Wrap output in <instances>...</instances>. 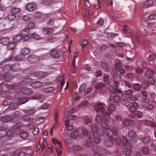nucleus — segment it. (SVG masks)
Segmentation results:
<instances>
[{"label":"nucleus","instance_id":"obj_1","mask_svg":"<svg viewBox=\"0 0 156 156\" xmlns=\"http://www.w3.org/2000/svg\"><path fill=\"white\" fill-rule=\"evenodd\" d=\"M37 8L36 4L34 2H30L26 5L25 9L29 12H32L35 10Z\"/></svg>","mask_w":156,"mask_h":156},{"label":"nucleus","instance_id":"obj_2","mask_svg":"<svg viewBox=\"0 0 156 156\" xmlns=\"http://www.w3.org/2000/svg\"><path fill=\"white\" fill-rule=\"evenodd\" d=\"M17 97L19 99L18 103L19 105H21L24 104L27 102L28 100L25 97H24V95L22 93L18 92L16 93Z\"/></svg>","mask_w":156,"mask_h":156},{"label":"nucleus","instance_id":"obj_3","mask_svg":"<svg viewBox=\"0 0 156 156\" xmlns=\"http://www.w3.org/2000/svg\"><path fill=\"white\" fill-rule=\"evenodd\" d=\"M95 88L98 90H101L102 93L106 91L105 84L103 83H98L95 84Z\"/></svg>","mask_w":156,"mask_h":156},{"label":"nucleus","instance_id":"obj_4","mask_svg":"<svg viewBox=\"0 0 156 156\" xmlns=\"http://www.w3.org/2000/svg\"><path fill=\"white\" fill-rule=\"evenodd\" d=\"M30 49L27 48H24L21 49L20 55L18 56V57H17L16 58H23V56L29 54L30 52Z\"/></svg>","mask_w":156,"mask_h":156},{"label":"nucleus","instance_id":"obj_5","mask_svg":"<svg viewBox=\"0 0 156 156\" xmlns=\"http://www.w3.org/2000/svg\"><path fill=\"white\" fill-rule=\"evenodd\" d=\"M103 105V103L101 102H98L97 104L94 106V109L97 112L101 111L102 113H104L105 109L102 106Z\"/></svg>","mask_w":156,"mask_h":156},{"label":"nucleus","instance_id":"obj_6","mask_svg":"<svg viewBox=\"0 0 156 156\" xmlns=\"http://www.w3.org/2000/svg\"><path fill=\"white\" fill-rule=\"evenodd\" d=\"M14 98L11 96L7 97L3 101V105L5 106L9 105L13 102L14 101Z\"/></svg>","mask_w":156,"mask_h":156},{"label":"nucleus","instance_id":"obj_7","mask_svg":"<svg viewBox=\"0 0 156 156\" xmlns=\"http://www.w3.org/2000/svg\"><path fill=\"white\" fill-rule=\"evenodd\" d=\"M50 53L51 57L54 58H61L60 54L55 49H51L50 51Z\"/></svg>","mask_w":156,"mask_h":156},{"label":"nucleus","instance_id":"obj_8","mask_svg":"<svg viewBox=\"0 0 156 156\" xmlns=\"http://www.w3.org/2000/svg\"><path fill=\"white\" fill-rule=\"evenodd\" d=\"M21 92L20 93H24L27 95H30L32 94V90L27 87H24L21 88Z\"/></svg>","mask_w":156,"mask_h":156},{"label":"nucleus","instance_id":"obj_9","mask_svg":"<svg viewBox=\"0 0 156 156\" xmlns=\"http://www.w3.org/2000/svg\"><path fill=\"white\" fill-rule=\"evenodd\" d=\"M153 3L152 0H147L142 3L141 6L144 8H148L152 6Z\"/></svg>","mask_w":156,"mask_h":156},{"label":"nucleus","instance_id":"obj_10","mask_svg":"<svg viewBox=\"0 0 156 156\" xmlns=\"http://www.w3.org/2000/svg\"><path fill=\"white\" fill-rule=\"evenodd\" d=\"M43 83L39 81H35L31 83L30 86L34 88H37L41 87Z\"/></svg>","mask_w":156,"mask_h":156},{"label":"nucleus","instance_id":"obj_11","mask_svg":"<svg viewBox=\"0 0 156 156\" xmlns=\"http://www.w3.org/2000/svg\"><path fill=\"white\" fill-rule=\"evenodd\" d=\"M110 110L108 109L105 114L103 115V118L105 121L108 123L109 121L110 115L112 114Z\"/></svg>","mask_w":156,"mask_h":156},{"label":"nucleus","instance_id":"obj_12","mask_svg":"<svg viewBox=\"0 0 156 156\" xmlns=\"http://www.w3.org/2000/svg\"><path fill=\"white\" fill-rule=\"evenodd\" d=\"M53 31L51 28L48 27L44 28L41 30L42 33L44 35L51 34L53 32Z\"/></svg>","mask_w":156,"mask_h":156},{"label":"nucleus","instance_id":"obj_13","mask_svg":"<svg viewBox=\"0 0 156 156\" xmlns=\"http://www.w3.org/2000/svg\"><path fill=\"white\" fill-rule=\"evenodd\" d=\"M34 75L36 77L40 79L46 76L47 75V73L44 72L39 71L36 73Z\"/></svg>","mask_w":156,"mask_h":156},{"label":"nucleus","instance_id":"obj_14","mask_svg":"<svg viewBox=\"0 0 156 156\" xmlns=\"http://www.w3.org/2000/svg\"><path fill=\"white\" fill-rule=\"evenodd\" d=\"M114 141V138L113 137H111L110 139L106 140L105 143L107 147H111L113 145L112 142Z\"/></svg>","mask_w":156,"mask_h":156},{"label":"nucleus","instance_id":"obj_15","mask_svg":"<svg viewBox=\"0 0 156 156\" xmlns=\"http://www.w3.org/2000/svg\"><path fill=\"white\" fill-rule=\"evenodd\" d=\"M20 111H16L14 113L13 117L12 118V122H16L18 120V119L20 117Z\"/></svg>","mask_w":156,"mask_h":156},{"label":"nucleus","instance_id":"obj_16","mask_svg":"<svg viewBox=\"0 0 156 156\" xmlns=\"http://www.w3.org/2000/svg\"><path fill=\"white\" fill-rule=\"evenodd\" d=\"M10 40L8 38L5 37H2L0 38V43L4 45H6L9 43Z\"/></svg>","mask_w":156,"mask_h":156},{"label":"nucleus","instance_id":"obj_17","mask_svg":"<svg viewBox=\"0 0 156 156\" xmlns=\"http://www.w3.org/2000/svg\"><path fill=\"white\" fill-rule=\"evenodd\" d=\"M12 116L10 115H4L2 117L1 120L3 122H7L10 120L12 121Z\"/></svg>","mask_w":156,"mask_h":156},{"label":"nucleus","instance_id":"obj_18","mask_svg":"<svg viewBox=\"0 0 156 156\" xmlns=\"http://www.w3.org/2000/svg\"><path fill=\"white\" fill-rule=\"evenodd\" d=\"M11 69L13 71H18L20 69V66L17 64H14L11 66Z\"/></svg>","mask_w":156,"mask_h":156},{"label":"nucleus","instance_id":"obj_19","mask_svg":"<svg viewBox=\"0 0 156 156\" xmlns=\"http://www.w3.org/2000/svg\"><path fill=\"white\" fill-rule=\"evenodd\" d=\"M101 65L102 68L106 72H108L109 71V67L108 64L104 62H102L101 63Z\"/></svg>","mask_w":156,"mask_h":156},{"label":"nucleus","instance_id":"obj_20","mask_svg":"<svg viewBox=\"0 0 156 156\" xmlns=\"http://www.w3.org/2000/svg\"><path fill=\"white\" fill-rule=\"evenodd\" d=\"M123 123L125 126H131L134 124V122L133 121L127 119L124 120Z\"/></svg>","mask_w":156,"mask_h":156},{"label":"nucleus","instance_id":"obj_21","mask_svg":"<svg viewBox=\"0 0 156 156\" xmlns=\"http://www.w3.org/2000/svg\"><path fill=\"white\" fill-rule=\"evenodd\" d=\"M22 35L20 34H16L13 37L12 39L14 42H18L22 39Z\"/></svg>","mask_w":156,"mask_h":156},{"label":"nucleus","instance_id":"obj_22","mask_svg":"<svg viewBox=\"0 0 156 156\" xmlns=\"http://www.w3.org/2000/svg\"><path fill=\"white\" fill-rule=\"evenodd\" d=\"M28 135V133L24 130H21L20 132V136L22 139L26 138Z\"/></svg>","mask_w":156,"mask_h":156},{"label":"nucleus","instance_id":"obj_23","mask_svg":"<svg viewBox=\"0 0 156 156\" xmlns=\"http://www.w3.org/2000/svg\"><path fill=\"white\" fill-rule=\"evenodd\" d=\"M154 74L153 71L148 70L145 73V75L147 77L151 78V77Z\"/></svg>","mask_w":156,"mask_h":156},{"label":"nucleus","instance_id":"obj_24","mask_svg":"<svg viewBox=\"0 0 156 156\" xmlns=\"http://www.w3.org/2000/svg\"><path fill=\"white\" fill-rule=\"evenodd\" d=\"M111 74L114 79V80H116L117 77V73L116 69L115 68L112 69Z\"/></svg>","mask_w":156,"mask_h":156},{"label":"nucleus","instance_id":"obj_25","mask_svg":"<svg viewBox=\"0 0 156 156\" xmlns=\"http://www.w3.org/2000/svg\"><path fill=\"white\" fill-rule=\"evenodd\" d=\"M92 130L94 133H97L98 132V125L96 124H94L92 125L91 126Z\"/></svg>","mask_w":156,"mask_h":156},{"label":"nucleus","instance_id":"obj_26","mask_svg":"<svg viewBox=\"0 0 156 156\" xmlns=\"http://www.w3.org/2000/svg\"><path fill=\"white\" fill-rule=\"evenodd\" d=\"M32 15L30 14H28L22 16L23 20L25 21H30L32 18Z\"/></svg>","mask_w":156,"mask_h":156},{"label":"nucleus","instance_id":"obj_27","mask_svg":"<svg viewBox=\"0 0 156 156\" xmlns=\"http://www.w3.org/2000/svg\"><path fill=\"white\" fill-rule=\"evenodd\" d=\"M16 45V44L15 42H11L9 43L7 46V48L9 50H12L13 49Z\"/></svg>","mask_w":156,"mask_h":156},{"label":"nucleus","instance_id":"obj_28","mask_svg":"<svg viewBox=\"0 0 156 156\" xmlns=\"http://www.w3.org/2000/svg\"><path fill=\"white\" fill-rule=\"evenodd\" d=\"M19 105V104L17 102H15L11 104L9 107L10 109H14L18 107Z\"/></svg>","mask_w":156,"mask_h":156},{"label":"nucleus","instance_id":"obj_29","mask_svg":"<svg viewBox=\"0 0 156 156\" xmlns=\"http://www.w3.org/2000/svg\"><path fill=\"white\" fill-rule=\"evenodd\" d=\"M3 78L5 80H10L12 79V75L9 73H7L4 75Z\"/></svg>","mask_w":156,"mask_h":156},{"label":"nucleus","instance_id":"obj_30","mask_svg":"<svg viewBox=\"0 0 156 156\" xmlns=\"http://www.w3.org/2000/svg\"><path fill=\"white\" fill-rule=\"evenodd\" d=\"M141 141L144 144H147L149 143L150 141V137L147 136L143 137L141 139Z\"/></svg>","mask_w":156,"mask_h":156},{"label":"nucleus","instance_id":"obj_31","mask_svg":"<svg viewBox=\"0 0 156 156\" xmlns=\"http://www.w3.org/2000/svg\"><path fill=\"white\" fill-rule=\"evenodd\" d=\"M128 136L130 137L134 138L136 136V134L135 131L131 130L129 131L128 134Z\"/></svg>","mask_w":156,"mask_h":156},{"label":"nucleus","instance_id":"obj_32","mask_svg":"<svg viewBox=\"0 0 156 156\" xmlns=\"http://www.w3.org/2000/svg\"><path fill=\"white\" fill-rule=\"evenodd\" d=\"M93 145V143L92 140L90 139H87V140L85 147L87 148H89L91 147Z\"/></svg>","mask_w":156,"mask_h":156},{"label":"nucleus","instance_id":"obj_33","mask_svg":"<svg viewBox=\"0 0 156 156\" xmlns=\"http://www.w3.org/2000/svg\"><path fill=\"white\" fill-rule=\"evenodd\" d=\"M10 70H11V66L9 65H6L3 67V71L4 73H7Z\"/></svg>","mask_w":156,"mask_h":156},{"label":"nucleus","instance_id":"obj_34","mask_svg":"<svg viewBox=\"0 0 156 156\" xmlns=\"http://www.w3.org/2000/svg\"><path fill=\"white\" fill-rule=\"evenodd\" d=\"M129 149H128L126 147L124 149V154L127 156H129L131 154V151L130 150L131 149V148L132 146H129Z\"/></svg>","mask_w":156,"mask_h":156},{"label":"nucleus","instance_id":"obj_35","mask_svg":"<svg viewBox=\"0 0 156 156\" xmlns=\"http://www.w3.org/2000/svg\"><path fill=\"white\" fill-rule=\"evenodd\" d=\"M58 115L59 114L58 111H56L54 116V120L55 121V125H56L57 124L58 119Z\"/></svg>","mask_w":156,"mask_h":156},{"label":"nucleus","instance_id":"obj_36","mask_svg":"<svg viewBox=\"0 0 156 156\" xmlns=\"http://www.w3.org/2000/svg\"><path fill=\"white\" fill-rule=\"evenodd\" d=\"M16 17V15L13 13L9 14L7 16V18L9 20L11 21H12L14 20Z\"/></svg>","mask_w":156,"mask_h":156},{"label":"nucleus","instance_id":"obj_37","mask_svg":"<svg viewBox=\"0 0 156 156\" xmlns=\"http://www.w3.org/2000/svg\"><path fill=\"white\" fill-rule=\"evenodd\" d=\"M17 156H32V154H30L24 151H21L19 153Z\"/></svg>","mask_w":156,"mask_h":156},{"label":"nucleus","instance_id":"obj_38","mask_svg":"<svg viewBox=\"0 0 156 156\" xmlns=\"http://www.w3.org/2000/svg\"><path fill=\"white\" fill-rule=\"evenodd\" d=\"M55 89V88L53 87H49L46 88L44 89V91L47 93H50L51 92Z\"/></svg>","mask_w":156,"mask_h":156},{"label":"nucleus","instance_id":"obj_39","mask_svg":"<svg viewBox=\"0 0 156 156\" xmlns=\"http://www.w3.org/2000/svg\"><path fill=\"white\" fill-rule=\"evenodd\" d=\"M43 98V95L41 94H37L33 96L32 98L33 99L38 100L42 98Z\"/></svg>","mask_w":156,"mask_h":156},{"label":"nucleus","instance_id":"obj_40","mask_svg":"<svg viewBox=\"0 0 156 156\" xmlns=\"http://www.w3.org/2000/svg\"><path fill=\"white\" fill-rule=\"evenodd\" d=\"M82 46L83 48H85L86 46L89 44V42L85 39H83L82 41Z\"/></svg>","mask_w":156,"mask_h":156},{"label":"nucleus","instance_id":"obj_41","mask_svg":"<svg viewBox=\"0 0 156 156\" xmlns=\"http://www.w3.org/2000/svg\"><path fill=\"white\" fill-rule=\"evenodd\" d=\"M142 152L144 154H148L149 152V149L147 146H144L142 147Z\"/></svg>","mask_w":156,"mask_h":156},{"label":"nucleus","instance_id":"obj_42","mask_svg":"<svg viewBox=\"0 0 156 156\" xmlns=\"http://www.w3.org/2000/svg\"><path fill=\"white\" fill-rule=\"evenodd\" d=\"M122 144L123 146H126L128 143V140L126 137L125 136H123L122 137Z\"/></svg>","mask_w":156,"mask_h":156},{"label":"nucleus","instance_id":"obj_43","mask_svg":"<svg viewBox=\"0 0 156 156\" xmlns=\"http://www.w3.org/2000/svg\"><path fill=\"white\" fill-rule=\"evenodd\" d=\"M20 12V9L19 8L17 7L14 8L11 10V12H14L15 14L19 13Z\"/></svg>","mask_w":156,"mask_h":156},{"label":"nucleus","instance_id":"obj_44","mask_svg":"<svg viewBox=\"0 0 156 156\" xmlns=\"http://www.w3.org/2000/svg\"><path fill=\"white\" fill-rule=\"evenodd\" d=\"M53 2V0H43V3L45 5H48L51 4Z\"/></svg>","mask_w":156,"mask_h":156},{"label":"nucleus","instance_id":"obj_45","mask_svg":"<svg viewBox=\"0 0 156 156\" xmlns=\"http://www.w3.org/2000/svg\"><path fill=\"white\" fill-rule=\"evenodd\" d=\"M107 134L109 137H111L113 135V132L112 131V129H107Z\"/></svg>","mask_w":156,"mask_h":156},{"label":"nucleus","instance_id":"obj_46","mask_svg":"<svg viewBox=\"0 0 156 156\" xmlns=\"http://www.w3.org/2000/svg\"><path fill=\"white\" fill-rule=\"evenodd\" d=\"M36 111L35 109L34 108H31L27 110L26 111V112L29 115H32L35 113Z\"/></svg>","mask_w":156,"mask_h":156},{"label":"nucleus","instance_id":"obj_47","mask_svg":"<svg viewBox=\"0 0 156 156\" xmlns=\"http://www.w3.org/2000/svg\"><path fill=\"white\" fill-rule=\"evenodd\" d=\"M32 36L33 38L36 40L40 39L41 38V37L39 35L35 33H33Z\"/></svg>","mask_w":156,"mask_h":156},{"label":"nucleus","instance_id":"obj_48","mask_svg":"<svg viewBox=\"0 0 156 156\" xmlns=\"http://www.w3.org/2000/svg\"><path fill=\"white\" fill-rule=\"evenodd\" d=\"M101 152L103 154L108 155L110 154L109 151L106 149L102 148L101 150Z\"/></svg>","mask_w":156,"mask_h":156},{"label":"nucleus","instance_id":"obj_49","mask_svg":"<svg viewBox=\"0 0 156 156\" xmlns=\"http://www.w3.org/2000/svg\"><path fill=\"white\" fill-rule=\"evenodd\" d=\"M31 119V116L29 115H26L23 117V120L25 122H28Z\"/></svg>","mask_w":156,"mask_h":156},{"label":"nucleus","instance_id":"obj_50","mask_svg":"<svg viewBox=\"0 0 156 156\" xmlns=\"http://www.w3.org/2000/svg\"><path fill=\"white\" fill-rule=\"evenodd\" d=\"M141 101L142 102L146 103H148L149 102V100L147 98V97H144L141 98Z\"/></svg>","mask_w":156,"mask_h":156},{"label":"nucleus","instance_id":"obj_51","mask_svg":"<svg viewBox=\"0 0 156 156\" xmlns=\"http://www.w3.org/2000/svg\"><path fill=\"white\" fill-rule=\"evenodd\" d=\"M79 133L77 130L74 131L72 133L71 136L72 137L75 138L76 137L79 135Z\"/></svg>","mask_w":156,"mask_h":156},{"label":"nucleus","instance_id":"obj_52","mask_svg":"<svg viewBox=\"0 0 156 156\" xmlns=\"http://www.w3.org/2000/svg\"><path fill=\"white\" fill-rule=\"evenodd\" d=\"M148 19L150 20H156V14L153 13L150 15L148 16Z\"/></svg>","mask_w":156,"mask_h":156},{"label":"nucleus","instance_id":"obj_53","mask_svg":"<svg viewBox=\"0 0 156 156\" xmlns=\"http://www.w3.org/2000/svg\"><path fill=\"white\" fill-rule=\"evenodd\" d=\"M96 121L98 123H100L102 122V118L99 115H97L96 116Z\"/></svg>","mask_w":156,"mask_h":156},{"label":"nucleus","instance_id":"obj_54","mask_svg":"<svg viewBox=\"0 0 156 156\" xmlns=\"http://www.w3.org/2000/svg\"><path fill=\"white\" fill-rule=\"evenodd\" d=\"M6 135V131L5 129H2L0 130V137H4Z\"/></svg>","mask_w":156,"mask_h":156},{"label":"nucleus","instance_id":"obj_55","mask_svg":"<svg viewBox=\"0 0 156 156\" xmlns=\"http://www.w3.org/2000/svg\"><path fill=\"white\" fill-rule=\"evenodd\" d=\"M22 124V123L21 122H18L13 125V128L14 129L19 128L21 126Z\"/></svg>","mask_w":156,"mask_h":156},{"label":"nucleus","instance_id":"obj_56","mask_svg":"<svg viewBox=\"0 0 156 156\" xmlns=\"http://www.w3.org/2000/svg\"><path fill=\"white\" fill-rule=\"evenodd\" d=\"M98 135L101 136H103L105 133L104 130L102 129H99L98 131V132L97 133Z\"/></svg>","mask_w":156,"mask_h":156},{"label":"nucleus","instance_id":"obj_57","mask_svg":"<svg viewBox=\"0 0 156 156\" xmlns=\"http://www.w3.org/2000/svg\"><path fill=\"white\" fill-rule=\"evenodd\" d=\"M86 14L88 19H90L91 16L92 15L93 12L90 9H88L86 12Z\"/></svg>","mask_w":156,"mask_h":156},{"label":"nucleus","instance_id":"obj_58","mask_svg":"<svg viewBox=\"0 0 156 156\" xmlns=\"http://www.w3.org/2000/svg\"><path fill=\"white\" fill-rule=\"evenodd\" d=\"M30 36L28 34H24V35L23 36L22 39L24 41H28L29 39Z\"/></svg>","mask_w":156,"mask_h":156},{"label":"nucleus","instance_id":"obj_59","mask_svg":"<svg viewBox=\"0 0 156 156\" xmlns=\"http://www.w3.org/2000/svg\"><path fill=\"white\" fill-rule=\"evenodd\" d=\"M133 87L135 90H139L141 88V85L139 83H136L134 85Z\"/></svg>","mask_w":156,"mask_h":156},{"label":"nucleus","instance_id":"obj_60","mask_svg":"<svg viewBox=\"0 0 156 156\" xmlns=\"http://www.w3.org/2000/svg\"><path fill=\"white\" fill-rule=\"evenodd\" d=\"M14 130V129H10L6 133V135L7 136H10L13 133Z\"/></svg>","mask_w":156,"mask_h":156},{"label":"nucleus","instance_id":"obj_61","mask_svg":"<svg viewBox=\"0 0 156 156\" xmlns=\"http://www.w3.org/2000/svg\"><path fill=\"white\" fill-rule=\"evenodd\" d=\"M92 89V88L91 87H90L87 88L86 89H84V93L85 94H88L91 91V90Z\"/></svg>","mask_w":156,"mask_h":156},{"label":"nucleus","instance_id":"obj_62","mask_svg":"<svg viewBox=\"0 0 156 156\" xmlns=\"http://www.w3.org/2000/svg\"><path fill=\"white\" fill-rule=\"evenodd\" d=\"M73 149L77 151H80L82 150V148L78 145L74 146L73 147Z\"/></svg>","mask_w":156,"mask_h":156},{"label":"nucleus","instance_id":"obj_63","mask_svg":"<svg viewBox=\"0 0 156 156\" xmlns=\"http://www.w3.org/2000/svg\"><path fill=\"white\" fill-rule=\"evenodd\" d=\"M143 113L142 112L140 111H137L136 113V117L139 118H141L142 117Z\"/></svg>","mask_w":156,"mask_h":156},{"label":"nucleus","instance_id":"obj_64","mask_svg":"<svg viewBox=\"0 0 156 156\" xmlns=\"http://www.w3.org/2000/svg\"><path fill=\"white\" fill-rule=\"evenodd\" d=\"M113 100L116 103H119L120 101V98L118 96H115L113 98Z\"/></svg>","mask_w":156,"mask_h":156}]
</instances>
